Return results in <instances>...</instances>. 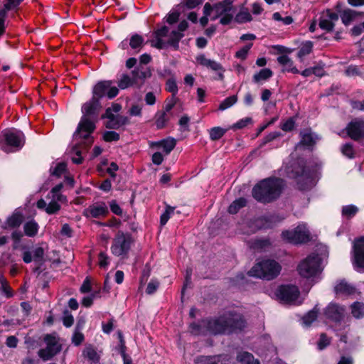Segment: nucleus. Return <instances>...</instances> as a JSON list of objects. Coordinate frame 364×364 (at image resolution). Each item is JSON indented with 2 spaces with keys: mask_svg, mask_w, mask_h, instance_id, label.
Returning <instances> with one entry per match:
<instances>
[{
  "mask_svg": "<svg viewBox=\"0 0 364 364\" xmlns=\"http://www.w3.org/2000/svg\"><path fill=\"white\" fill-rule=\"evenodd\" d=\"M143 43V37L138 34L133 35L129 41V44L132 49H138L141 48Z\"/></svg>",
  "mask_w": 364,
  "mask_h": 364,
  "instance_id": "c03bdc74",
  "label": "nucleus"
},
{
  "mask_svg": "<svg viewBox=\"0 0 364 364\" xmlns=\"http://www.w3.org/2000/svg\"><path fill=\"white\" fill-rule=\"evenodd\" d=\"M338 20V15L330 10L323 12L319 20V27L327 32L331 31L335 23Z\"/></svg>",
  "mask_w": 364,
  "mask_h": 364,
  "instance_id": "2eb2a0df",
  "label": "nucleus"
},
{
  "mask_svg": "<svg viewBox=\"0 0 364 364\" xmlns=\"http://www.w3.org/2000/svg\"><path fill=\"white\" fill-rule=\"evenodd\" d=\"M348 136L353 140H359L364 137V121L355 119L346 127Z\"/></svg>",
  "mask_w": 364,
  "mask_h": 364,
  "instance_id": "f3484780",
  "label": "nucleus"
},
{
  "mask_svg": "<svg viewBox=\"0 0 364 364\" xmlns=\"http://www.w3.org/2000/svg\"><path fill=\"white\" fill-rule=\"evenodd\" d=\"M237 360L241 364H259L254 356L248 352H241L237 356Z\"/></svg>",
  "mask_w": 364,
  "mask_h": 364,
  "instance_id": "473e14b6",
  "label": "nucleus"
},
{
  "mask_svg": "<svg viewBox=\"0 0 364 364\" xmlns=\"http://www.w3.org/2000/svg\"><path fill=\"white\" fill-rule=\"evenodd\" d=\"M74 140L76 141L75 145L73 148V152L76 154V156L72 157V161L74 164H80L82 162V157H81V150L77 146L78 144L81 143V141H83V143L85 144V146H90L91 144H88L85 143V141L84 139L78 137L77 139L75 138V134L73 135Z\"/></svg>",
  "mask_w": 364,
  "mask_h": 364,
  "instance_id": "c85d7f7f",
  "label": "nucleus"
},
{
  "mask_svg": "<svg viewBox=\"0 0 364 364\" xmlns=\"http://www.w3.org/2000/svg\"><path fill=\"white\" fill-rule=\"evenodd\" d=\"M252 46V43H249V44L245 46L243 48L240 49L236 53L235 57H237V58H240L242 60L245 59L247 57V55Z\"/></svg>",
  "mask_w": 364,
  "mask_h": 364,
  "instance_id": "4d7b16f0",
  "label": "nucleus"
},
{
  "mask_svg": "<svg viewBox=\"0 0 364 364\" xmlns=\"http://www.w3.org/2000/svg\"><path fill=\"white\" fill-rule=\"evenodd\" d=\"M38 223L33 220L27 221L23 225L25 235L28 237L36 236L38 233Z\"/></svg>",
  "mask_w": 364,
  "mask_h": 364,
  "instance_id": "7c9ffc66",
  "label": "nucleus"
},
{
  "mask_svg": "<svg viewBox=\"0 0 364 364\" xmlns=\"http://www.w3.org/2000/svg\"><path fill=\"white\" fill-rule=\"evenodd\" d=\"M318 316V310L316 309V307L314 308L311 311H309L302 318L303 323L306 326H309L311 324L313 321H314Z\"/></svg>",
  "mask_w": 364,
  "mask_h": 364,
  "instance_id": "a19ab883",
  "label": "nucleus"
},
{
  "mask_svg": "<svg viewBox=\"0 0 364 364\" xmlns=\"http://www.w3.org/2000/svg\"><path fill=\"white\" fill-rule=\"evenodd\" d=\"M326 317L333 321L339 322L344 318L345 309L336 304H330L324 311Z\"/></svg>",
  "mask_w": 364,
  "mask_h": 364,
  "instance_id": "aec40b11",
  "label": "nucleus"
},
{
  "mask_svg": "<svg viewBox=\"0 0 364 364\" xmlns=\"http://www.w3.org/2000/svg\"><path fill=\"white\" fill-rule=\"evenodd\" d=\"M301 139L300 144L306 146H311L315 143V138L313 134L309 130L301 132Z\"/></svg>",
  "mask_w": 364,
  "mask_h": 364,
  "instance_id": "e433bc0d",
  "label": "nucleus"
},
{
  "mask_svg": "<svg viewBox=\"0 0 364 364\" xmlns=\"http://www.w3.org/2000/svg\"><path fill=\"white\" fill-rule=\"evenodd\" d=\"M277 297L286 304H296L299 296V289L294 285L281 286L277 292Z\"/></svg>",
  "mask_w": 364,
  "mask_h": 364,
  "instance_id": "9b49d317",
  "label": "nucleus"
},
{
  "mask_svg": "<svg viewBox=\"0 0 364 364\" xmlns=\"http://www.w3.org/2000/svg\"><path fill=\"white\" fill-rule=\"evenodd\" d=\"M299 171H296L292 177L296 179L299 188L306 190L314 186L313 178L309 172H307L303 166H299Z\"/></svg>",
  "mask_w": 364,
  "mask_h": 364,
  "instance_id": "4468645a",
  "label": "nucleus"
},
{
  "mask_svg": "<svg viewBox=\"0 0 364 364\" xmlns=\"http://www.w3.org/2000/svg\"><path fill=\"white\" fill-rule=\"evenodd\" d=\"M109 264V257L105 253L101 252L99 254V265L102 268H105Z\"/></svg>",
  "mask_w": 364,
  "mask_h": 364,
  "instance_id": "69168bd1",
  "label": "nucleus"
},
{
  "mask_svg": "<svg viewBox=\"0 0 364 364\" xmlns=\"http://www.w3.org/2000/svg\"><path fill=\"white\" fill-rule=\"evenodd\" d=\"M252 119L251 117H245V118L240 119L238 122L235 123L232 126V128L233 129H240L245 128L248 124H252Z\"/></svg>",
  "mask_w": 364,
  "mask_h": 364,
  "instance_id": "864d4df0",
  "label": "nucleus"
},
{
  "mask_svg": "<svg viewBox=\"0 0 364 364\" xmlns=\"http://www.w3.org/2000/svg\"><path fill=\"white\" fill-rule=\"evenodd\" d=\"M313 44L311 41H307L302 45L298 52V57L301 59L304 56L310 54L312 51Z\"/></svg>",
  "mask_w": 364,
  "mask_h": 364,
  "instance_id": "de8ad7c7",
  "label": "nucleus"
},
{
  "mask_svg": "<svg viewBox=\"0 0 364 364\" xmlns=\"http://www.w3.org/2000/svg\"><path fill=\"white\" fill-rule=\"evenodd\" d=\"M133 242L132 236L128 233L119 231L113 239L111 246L112 253L117 257H126Z\"/></svg>",
  "mask_w": 364,
  "mask_h": 364,
  "instance_id": "6e6552de",
  "label": "nucleus"
},
{
  "mask_svg": "<svg viewBox=\"0 0 364 364\" xmlns=\"http://www.w3.org/2000/svg\"><path fill=\"white\" fill-rule=\"evenodd\" d=\"M358 212V208L354 205H348L342 208V215L348 219L353 218Z\"/></svg>",
  "mask_w": 364,
  "mask_h": 364,
  "instance_id": "58836bf2",
  "label": "nucleus"
},
{
  "mask_svg": "<svg viewBox=\"0 0 364 364\" xmlns=\"http://www.w3.org/2000/svg\"><path fill=\"white\" fill-rule=\"evenodd\" d=\"M109 206H110V209H111V211L117 215H121L122 214V210L121 209V208L119 207V205L117 203L116 200H111L109 202Z\"/></svg>",
  "mask_w": 364,
  "mask_h": 364,
  "instance_id": "774afa93",
  "label": "nucleus"
},
{
  "mask_svg": "<svg viewBox=\"0 0 364 364\" xmlns=\"http://www.w3.org/2000/svg\"><path fill=\"white\" fill-rule=\"evenodd\" d=\"M83 355L94 363L99 360V356L96 350L91 346H87L83 350Z\"/></svg>",
  "mask_w": 364,
  "mask_h": 364,
  "instance_id": "49530a36",
  "label": "nucleus"
},
{
  "mask_svg": "<svg viewBox=\"0 0 364 364\" xmlns=\"http://www.w3.org/2000/svg\"><path fill=\"white\" fill-rule=\"evenodd\" d=\"M197 62L202 66L213 71H225L220 63L215 60L207 58L204 55H200L196 58Z\"/></svg>",
  "mask_w": 364,
  "mask_h": 364,
  "instance_id": "4be33fe9",
  "label": "nucleus"
},
{
  "mask_svg": "<svg viewBox=\"0 0 364 364\" xmlns=\"http://www.w3.org/2000/svg\"><path fill=\"white\" fill-rule=\"evenodd\" d=\"M330 338H328L325 333H321L319 341L318 342V348L319 350H323L330 344Z\"/></svg>",
  "mask_w": 364,
  "mask_h": 364,
  "instance_id": "052dcab7",
  "label": "nucleus"
},
{
  "mask_svg": "<svg viewBox=\"0 0 364 364\" xmlns=\"http://www.w3.org/2000/svg\"><path fill=\"white\" fill-rule=\"evenodd\" d=\"M23 220V215L17 211H15L11 215L9 216L2 225V228L4 229H13L18 228Z\"/></svg>",
  "mask_w": 364,
  "mask_h": 364,
  "instance_id": "5701e85b",
  "label": "nucleus"
},
{
  "mask_svg": "<svg viewBox=\"0 0 364 364\" xmlns=\"http://www.w3.org/2000/svg\"><path fill=\"white\" fill-rule=\"evenodd\" d=\"M209 133L210 139L215 141L220 139L225 134V129L219 127H215L212 128Z\"/></svg>",
  "mask_w": 364,
  "mask_h": 364,
  "instance_id": "09e8293b",
  "label": "nucleus"
},
{
  "mask_svg": "<svg viewBox=\"0 0 364 364\" xmlns=\"http://www.w3.org/2000/svg\"><path fill=\"white\" fill-rule=\"evenodd\" d=\"M112 84V81L109 80L99 82L93 88L92 97H97L98 100H100L102 97L107 95L108 88Z\"/></svg>",
  "mask_w": 364,
  "mask_h": 364,
  "instance_id": "393cba45",
  "label": "nucleus"
},
{
  "mask_svg": "<svg viewBox=\"0 0 364 364\" xmlns=\"http://www.w3.org/2000/svg\"><path fill=\"white\" fill-rule=\"evenodd\" d=\"M183 34L178 31H173L168 39V43L173 46L175 49L178 48V43L183 38Z\"/></svg>",
  "mask_w": 364,
  "mask_h": 364,
  "instance_id": "ea45409f",
  "label": "nucleus"
},
{
  "mask_svg": "<svg viewBox=\"0 0 364 364\" xmlns=\"http://www.w3.org/2000/svg\"><path fill=\"white\" fill-rule=\"evenodd\" d=\"M295 125V121L293 118H289L285 122L282 123L281 129L284 132L291 131Z\"/></svg>",
  "mask_w": 364,
  "mask_h": 364,
  "instance_id": "bf43d9fd",
  "label": "nucleus"
},
{
  "mask_svg": "<svg viewBox=\"0 0 364 364\" xmlns=\"http://www.w3.org/2000/svg\"><path fill=\"white\" fill-rule=\"evenodd\" d=\"M1 136L4 141L2 149L6 153L16 151L24 144V134L20 131L6 130L2 133Z\"/></svg>",
  "mask_w": 364,
  "mask_h": 364,
  "instance_id": "0eeeda50",
  "label": "nucleus"
},
{
  "mask_svg": "<svg viewBox=\"0 0 364 364\" xmlns=\"http://www.w3.org/2000/svg\"><path fill=\"white\" fill-rule=\"evenodd\" d=\"M355 16V11L351 9L344 10L341 14V21L346 26H348Z\"/></svg>",
  "mask_w": 364,
  "mask_h": 364,
  "instance_id": "4c0bfd02",
  "label": "nucleus"
},
{
  "mask_svg": "<svg viewBox=\"0 0 364 364\" xmlns=\"http://www.w3.org/2000/svg\"><path fill=\"white\" fill-rule=\"evenodd\" d=\"M169 119L168 113L162 110L158 111L155 114V124L157 129H161L165 127Z\"/></svg>",
  "mask_w": 364,
  "mask_h": 364,
  "instance_id": "c756f323",
  "label": "nucleus"
},
{
  "mask_svg": "<svg viewBox=\"0 0 364 364\" xmlns=\"http://www.w3.org/2000/svg\"><path fill=\"white\" fill-rule=\"evenodd\" d=\"M335 292L338 294H352L355 292V287L345 280L338 282L334 287Z\"/></svg>",
  "mask_w": 364,
  "mask_h": 364,
  "instance_id": "bb28decb",
  "label": "nucleus"
},
{
  "mask_svg": "<svg viewBox=\"0 0 364 364\" xmlns=\"http://www.w3.org/2000/svg\"><path fill=\"white\" fill-rule=\"evenodd\" d=\"M99 107V100L94 97H92L89 102L82 105V112L83 116L78 124L77 131L75 132V139L78 137L84 139L85 143L88 144L93 143L91 134L95 130V125L94 122L91 119V117L97 115Z\"/></svg>",
  "mask_w": 364,
  "mask_h": 364,
  "instance_id": "f03ea898",
  "label": "nucleus"
},
{
  "mask_svg": "<svg viewBox=\"0 0 364 364\" xmlns=\"http://www.w3.org/2000/svg\"><path fill=\"white\" fill-rule=\"evenodd\" d=\"M284 185L282 179L266 178L254 186L252 194L258 202L270 203L279 196Z\"/></svg>",
  "mask_w": 364,
  "mask_h": 364,
  "instance_id": "7ed1b4c3",
  "label": "nucleus"
},
{
  "mask_svg": "<svg viewBox=\"0 0 364 364\" xmlns=\"http://www.w3.org/2000/svg\"><path fill=\"white\" fill-rule=\"evenodd\" d=\"M278 63L283 66V72H291L292 73H299V70L294 65V62L286 55H280L277 58Z\"/></svg>",
  "mask_w": 364,
  "mask_h": 364,
  "instance_id": "a878e982",
  "label": "nucleus"
},
{
  "mask_svg": "<svg viewBox=\"0 0 364 364\" xmlns=\"http://www.w3.org/2000/svg\"><path fill=\"white\" fill-rule=\"evenodd\" d=\"M237 97L236 95H232L225 98L219 105L218 109L221 111L232 107L237 102Z\"/></svg>",
  "mask_w": 364,
  "mask_h": 364,
  "instance_id": "a18cd8bd",
  "label": "nucleus"
},
{
  "mask_svg": "<svg viewBox=\"0 0 364 364\" xmlns=\"http://www.w3.org/2000/svg\"><path fill=\"white\" fill-rule=\"evenodd\" d=\"M173 211H174L173 207H171L170 205L166 206V208L164 213H163L161 215V218H160L161 225H164L166 224L168 219L170 218L171 215L173 214Z\"/></svg>",
  "mask_w": 364,
  "mask_h": 364,
  "instance_id": "603ef678",
  "label": "nucleus"
},
{
  "mask_svg": "<svg viewBox=\"0 0 364 364\" xmlns=\"http://www.w3.org/2000/svg\"><path fill=\"white\" fill-rule=\"evenodd\" d=\"M166 90L172 93L173 97H175V95L178 93V86L175 79L170 78L166 81Z\"/></svg>",
  "mask_w": 364,
  "mask_h": 364,
  "instance_id": "3c124183",
  "label": "nucleus"
},
{
  "mask_svg": "<svg viewBox=\"0 0 364 364\" xmlns=\"http://www.w3.org/2000/svg\"><path fill=\"white\" fill-rule=\"evenodd\" d=\"M22 0H0V37L5 33V18L7 11L17 7Z\"/></svg>",
  "mask_w": 364,
  "mask_h": 364,
  "instance_id": "ddd939ff",
  "label": "nucleus"
},
{
  "mask_svg": "<svg viewBox=\"0 0 364 364\" xmlns=\"http://www.w3.org/2000/svg\"><path fill=\"white\" fill-rule=\"evenodd\" d=\"M341 151L343 155L348 156V158H353L354 156V150L353 149V146L350 144H346L341 148Z\"/></svg>",
  "mask_w": 364,
  "mask_h": 364,
  "instance_id": "680f3d73",
  "label": "nucleus"
},
{
  "mask_svg": "<svg viewBox=\"0 0 364 364\" xmlns=\"http://www.w3.org/2000/svg\"><path fill=\"white\" fill-rule=\"evenodd\" d=\"M281 269L280 264L275 260L265 259L257 262L248 272V274L251 277L271 280L279 274Z\"/></svg>",
  "mask_w": 364,
  "mask_h": 364,
  "instance_id": "20e7f679",
  "label": "nucleus"
},
{
  "mask_svg": "<svg viewBox=\"0 0 364 364\" xmlns=\"http://www.w3.org/2000/svg\"><path fill=\"white\" fill-rule=\"evenodd\" d=\"M44 341L46 343V347L39 350L38 355L43 360H48L60 351L61 346L58 342V338L54 335H46Z\"/></svg>",
  "mask_w": 364,
  "mask_h": 364,
  "instance_id": "9d476101",
  "label": "nucleus"
},
{
  "mask_svg": "<svg viewBox=\"0 0 364 364\" xmlns=\"http://www.w3.org/2000/svg\"><path fill=\"white\" fill-rule=\"evenodd\" d=\"M108 213L109 210L105 203L100 202L94 203L85 209L83 215L87 218H99L106 216Z\"/></svg>",
  "mask_w": 364,
  "mask_h": 364,
  "instance_id": "dca6fc26",
  "label": "nucleus"
},
{
  "mask_svg": "<svg viewBox=\"0 0 364 364\" xmlns=\"http://www.w3.org/2000/svg\"><path fill=\"white\" fill-rule=\"evenodd\" d=\"M74 322L73 315L68 311H65L63 313V323L65 327H70Z\"/></svg>",
  "mask_w": 364,
  "mask_h": 364,
  "instance_id": "13d9d810",
  "label": "nucleus"
},
{
  "mask_svg": "<svg viewBox=\"0 0 364 364\" xmlns=\"http://www.w3.org/2000/svg\"><path fill=\"white\" fill-rule=\"evenodd\" d=\"M282 238L293 244L304 243L309 240V232L305 225H299L294 230H286L282 233Z\"/></svg>",
  "mask_w": 364,
  "mask_h": 364,
  "instance_id": "1a4fd4ad",
  "label": "nucleus"
},
{
  "mask_svg": "<svg viewBox=\"0 0 364 364\" xmlns=\"http://www.w3.org/2000/svg\"><path fill=\"white\" fill-rule=\"evenodd\" d=\"M176 140L173 137H168L153 143V146L163 149L164 153L168 155L175 148Z\"/></svg>",
  "mask_w": 364,
  "mask_h": 364,
  "instance_id": "b1692460",
  "label": "nucleus"
},
{
  "mask_svg": "<svg viewBox=\"0 0 364 364\" xmlns=\"http://www.w3.org/2000/svg\"><path fill=\"white\" fill-rule=\"evenodd\" d=\"M103 117L108 119L106 122V127L108 129H118L121 126L129 123V119L127 117L111 114L109 110H106Z\"/></svg>",
  "mask_w": 364,
  "mask_h": 364,
  "instance_id": "a211bd4d",
  "label": "nucleus"
},
{
  "mask_svg": "<svg viewBox=\"0 0 364 364\" xmlns=\"http://www.w3.org/2000/svg\"><path fill=\"white\" fill-rule=\"evenodd\" d=\"M32 254L35 261H41L44 256V250L41 247H37L33 250Z\"/></svg>",
  "mask_w": 364,
  "mask_h": 364,
  "instance_id": "e2e57ef3",
  "label": "nucleus"
},
{
  "mask_svg": "<svg viewBox=\"0 0 364 364\" xmlns=\"http://www.w3.org/2000/svg\"><path fill=\"white\" fill-rule=\"evenodd\" d=\"M245 326V321L240 316L227 314L218 318L203 320L200 324L192 323L190 331L195 335L206 333H230L236 330H242Z\"/></svg>",
  "mask_w": 364,
  "mask_h": 364,
  "instance_id": "f257e3e1",
  "label": "nucleus"
},
{
  "mask_svg": "<svg viewBox=\"0 0 364 364\" xmlns=\"http://www.w3.org/2000/svg\"><path fill=\"white\" fill-rule=\"evenodd\" d=\"M234 19L238 23H244L251 21L252 18L247 8H242L240 11L235 14Z\"/></svg>",
  "mask_w": 364,
  "mask_h": 364,
  "instance_id": "2f4dec72",
  "label": "nucleus"
},
{
  "mask_svg": "<svg viewBox=\"0 0 364 364\" xmlns=\"http://www.w3.org/2000/svg\"><path fill=\"white\" fill-rule=\"evenodd\" d=\"M65 168H66V164L65 163H63V162L58 163V164H56L55 168H50L51 174L59 177L64 173V171H65Z\"/></svg>",
  "mask_w": 364,
  "mask_h": 364,
  "instance_id": "5fc2aeb1",
  "label": "nucleus"
},
{
  "mask_svg": "<svg viewBox=\"0 0 364 364\" xmlns=\"http://www.w3.org/2000/svg\"><path fill=\"white\" fill-rule=\"evenodd\" d=\"M353 264L358 271L364 272V237L355 240Z\"/></svg>",
  "mask_w": 364,
  "mask_h": 364,
  "instance_id": "f8f14e48",
  "label": "nucleus"
},
{
  "mask_svg": "<svg viewBox=\"0 0 364 364\" xmlns=\"http://www.w3.org/2000/svg\"><path fill=\"white\" fill-rule=\"evenodd\" d=\"M227 358V355H199L194 359L196 364H223V361Z\"/></svg>",
  "mask_w": 364,
  "mask_h": 364,
  "instance_id": "412c9836",
  "label": "nucleus"
},
{
  "mask_svg": "<svg viewBox=\"0 0 364 364\" xmlns=\"http://www.w3.org/2000/svg\"><path fill=\"white\" fill-rule=\"evenodd\" d=\"M151 75L150 70L142 65L136 67L132 71V80L136 87H140Z\"/></svg>",
  "mask_w": 364,
  "mask_h": 364,
  "instance_id": "6ab92c4d",
  "label": "nucleus"
},
{
  "mask_svg": "<svg viewBox=\"0 0 364 364\" xmlns=\"http://www.w3.org/2000/svg\"><path fill=\"white\" fill-rule=\"evenodd\" d=\"M84 340V336L82 333L75 331L73 336L72 341L75 346H79Z\"/></svg>",
  "mask_w": 364,
  "mask_h": 364,
  "instance_id": "338daca9",
  "label": "nucleus"
},
{
  "mask_svg": "<svg viewBox=\"0 0 364 364\" xmlns=\"http://www.w3.org/2000/svg\"><path fill=\"white\" fill-rule=\"evenodd\" d=\"M299 275L306 279H316L322 272L321 259L318 255L311 254L298 265Z\"/></svg>",
  "mask_w": 364,
  "mask_h": 364,
  "instance_id": "423d86ee",
  "label": "nucleus"
},
{
  "mask_svg": "<svg viewBox=\"0 0 364 364\" xmlns=\"http://www.w3.org/2000/svg\"><path fill=\"white\" fill-rule=\"evenodd\" d=\"M103 139L106 141H117L119 139V134L114 131H107L103 134Z\"/></svg>",
  "mask_w": 364,
  "mask_h": 364,
  "instance_id": "6e6d98bb",
  "label": "nucleus"
},
{
  "mask_svg": "<svg viewBox=\"0 0 364 364\" xmlns=\"http://www.w3.org/2000/svg\"><path fill=\"white\" fill-rule=\"evenodd\" d=\"M63 188V184L60 183L53 187L50 191L51 198L56 199L60 202L65 201L66 198L64 196L60 193V191Z\"/></svg>",
  "mask_w": 364,
  "mask_h": 364,
  "instance_id": "37998d69",
  "label": "nucleus"
},
{
  "mask_svg": "<svg viewBox=\"0 0 364 364\" xmlns=\"http://www.w3.org/2000/svg\"><path fill=\"white\" fill-rule=\"evenodd\" d=\"M0 284H1V289L2 293L7 298H11L14 296L13 291H12L11 288L10 287L9 282L4 277H0Z\"/></svg>",
  "mask_w": 364,
  "mask_h": 364,
  "instance_id": "79ce46f5",
  "label": "nucleus"
},
{
  "mask_svg": "<svg viewBox=\"0 0 364 364\" xmlns=\"http://www.w3.org/2000/svg\"><path fill=\"white\" fill-rule=\"evenodd\" d=\"M51 201L48 204L46 207V212L49 214H55L58 213L60 209V205L58 203V200L56 199L51 198Z\"/></svg>",
  "mask_w": 364,
  "mask_h": 364,
  "instance_id": "8fccbe9b",
  "label": "nucleus"
},
{
  "mask_svg": "<svg viewBox=\"0 0 364 364\" xmlns=\"http://www.w3.org/2000/svg\"><path fill=\"white\" fill-rule=\"evenodd\" d=\"M233 0H224L214 5L212 8L209 4L204 6V14L208 16L213 10L215 12V18H220V23L223 25H228L233 19L235 14V9L233 5Z\"/></svg>",
  "mask_w": 364,
  "mask_h": 364,
  "instance_id": "39448f33",
  "label": "nucleus"
},
{
  "mask_svg": "<svg viewBox=\"0 0 364 364\" xmlns=\"http://www.w3.org/2000/svg\"><path fill=\"white\" fill-rule=\"evenodd\" d=\"M272 75L273 73L269 68L262 69L259 72L253 75L252 82L255 84H261L262 82L270 78Z\"/></svg>",
  "mask_w": 364,
  "mask_h": 364,
  "instance_id": "cd10ccee",
  "label": "nucleus"
},
{
  "mask_svg": "<svg viewBox=\"0 0 364 364\" xmlns=\"http://www.w3.org/2000/svg\"><path fill=\"white\" fill-rule=\"evenodd\" d=\"M351 313L356 318L364 316V304L356 301L351 305Z\"/></svg>",
  "mask_w": 364,
  "mask_h": 364,
  "instance_id": "c9c22d12",
  "label": "nucleus"
},
{
  "mask_svg": "<svg viewBox=\"0 0 364 364\" xmlns=\"http://www.w3.org/2000/svg\"><path fill=\"white\" fill-rule=\"evenodd\" d=\"M131 86H134L132 76L128 74H122L118 80V87L124 90Z\"/></svg>",
  "mask_w": 364,
  "mask_h": 364,
  "instance_id": "f704fd0d",
  "label": "nucleus"
},
{
  "mask_svg": "<svg viewBox=\"0 0 364 364\" xmlns=\"http://www.w3.org/2000/svg\"><path fill=\"white\" fill-rule=\"evenodd\" d=\"M159 285V283L156 280H151L150 282L148 284L146 292L148 294H154L158 289Z\"/></svg>",
  "mask_w": 364,
  "mask_h": 364,
  "instance_id": "0e129e2a",
  "label": "nucleus"
},
{
  "mask_svg": "<svg viewBox=\"0 0 364 364\" xmlns=\"http://www.w3.org/2000/svg\"><path fill=\"white\" fill-rule=\"evenodd\" d=\"M247 204V200L244 198H240L234 200L228 208V212L231 214L237 213L239 210L245 207Z\"/></svg>",
  "mask_w": 364,
  "mask_h": 364,
  "instance_id": "72a5a7b5",
  "label": "nucleus"
}]
</instances>
